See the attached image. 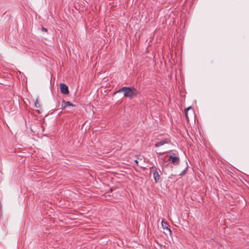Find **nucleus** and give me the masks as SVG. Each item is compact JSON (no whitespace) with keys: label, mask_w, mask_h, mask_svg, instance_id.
Instances as JSON below:
<instances>
[{"label":"nucleus","mask_w":249,"mask_h":249,"mask_svg":"<svg viewBox=\"0 0 249 249\" xmlns=\"http://www.w3.org/2000/svg\"><path fill=\"white\" fill-rule=\"evenodd\" d=\"M172 164L174 166V169L175 173V174L174 175V176H182L185 174L186 171L187 170V167L184 165L183 167H181L182 165L179 167L180 170H178L177 169V166L178 164H179V160L178 157H176L175 155H173V154H172Z\"/></svg>","instance_id":"1"},{"label":"nucleus","mask_w":249,"mask_h":249,"mask_svg":"<svg viewBox=\"0 0 249 249\" xmlns=\"http://www.w3.org/2000/svg\"><path fill=\"white\" fill-rule=\"evenodd\" d=\"M124 92V97H128L130 99L133 98L134 96H136L138 94L137 90L132 87H124L117 91V92Z\"/></svg>","instance_id":"2"},{"label":"nucleus","mask_w":249,"mask_h":249,"mask_svg":"<svg viewBox=\"0 0 249 249\" xmlns=\"http://www.w3.org/2000/svg\"><path fill=\"white\" fill-rule=\"evenodd\" d=\"M184 114L187 122H189L190 119L193 120L195 118V111L191 107L184 110Z\"/></svg>","instance_id":"3"},{"label":"nucleus","mask_w":249,"mask_h":249,"mask_svg":"<svg viewBox=\"0 0 249 249\" xmlns=\"http://www.w3.org/2000/svg\"><path fill=\"white\" fill-rule=\"evenodd\" d=\"M60 89L62 94H67L69 92L68 86L64 83H61L60 84Z\"/></svg>","instance_id":"4"},{"label":"nucleus","mask_w":249,"mask_h":249,"mask_svg":"<svg viewBox=\"0 0 249 249\" xmlns=\"http://www.w3.org/2000/svg\"><path fill=\"white\" fill-rule=\"evenodd\" d=\"M152 169L153 170V178L155 182H158L160 180V176L155 167H152Z\"/></svg>","instance_id":"5"},{"label":"nucleus","mask_w":249,"mask_h":249,"mask_svg":"<svg viewBox=\"0 0 249 249\" xmlns=\"http://www.w3.org/2000/svg\"><path fill=\"white\" fill-rule=\"evenodd\" d=\"M170 142V139H165L160 141L155 144L156 147H160L165 143H168Z\"/></svg>","instance_id":"6"},{"label":"nucleus","mask_w":249,"mask_h":249,"mask_svg":"<svg viewBox=\"0 0 249 249\" xmlns=\"http://www.w3.org/2000/svg\"><path fill=\"white\" fill-rule=\"evenodd\" d=\"M161 225L164 229H166L170 232V233L171 234V230L169 228V226L168 224V223H167L166 222H165L163 220H162L161 222Z\"/></svg>","instance_id":"7"},{"label":"nucleus","mask_w":249,"mask_h":249,"mask_svg":"<svg viewBox=\"0 0 249 249\" xmlns=\"http://www.w3.org/2000/svg\"><path fill=\"white\" fill-rule=\"evenodd\" d=\"M68 106H72V107L74 106V105L72 103H71V102H69V101H67V102L63 101L62 102V106L64 108H65Z\"/></svg>","instance_id":"8"},{"label":"nucleus","mask_w":249,"mask_h":249,"mask_svg":"<svg viewBox=\"0 0 249 249\" xmlns=\"http://www.w3.org/2000/svg\"><path fill=\"white\" fill-rule=\"evenodd\" d=\"M35 106L37 108L40 107V105H39V104L37 100H36V102H35Z\"/></svg>","instance_id":"9"},{"label":"nucleus","mask_w":249,"mask_h":249,"mask_svg":"<svg viewBox=\"0 0 249 249\" xmlns=\"http://www.w3.org/2000/svg\"><path fill=\"white\" fill-rule=\"evenodd\" d=\"M140 159L138 158V160H135V162L138 165H139V161L138 160H139Z\"/></svg>","instance_id":"10"},{"label":"nucleus","mask_w":249,"mask_h":249,"mask_svg":"<svg viewBox=\"0 0 249 249\" xmlns=\"http://www.w3.org/2000/svg\"><path fill=\"white\" fill-rule=\"evenodd\" d=\"M42 31H44V32H47V29L46 28H45L42 27Z\"/></svg>","instance_id":"11"},{"label":"nucleus","mask_w":249,"mask_h":249,"mask_svg":"<svg viewBox=\"0 0 249 249\" xmlns=\"http://www.w3.org/2000/svg\"><path fill=\"white\" fill-rule=\"evenodd\" d=\"M168 160L170 161L171 160V155H169L168 158Z\"/></svg>","instance_id":"12"},{"label":"nucleus","mask_w":249,"mask_h":249,"mask_svg":"<svg viewBox=\"0 0 249 249\" xmlns=\"http://www.w3.org/2000/svg\"><path fill=\"white\" fill-rule=\"evenodd\" d=\"M176 130L177 133H180V130L179 129H176Z\"/></svg>","instance_id":"13"}]
</instances>
